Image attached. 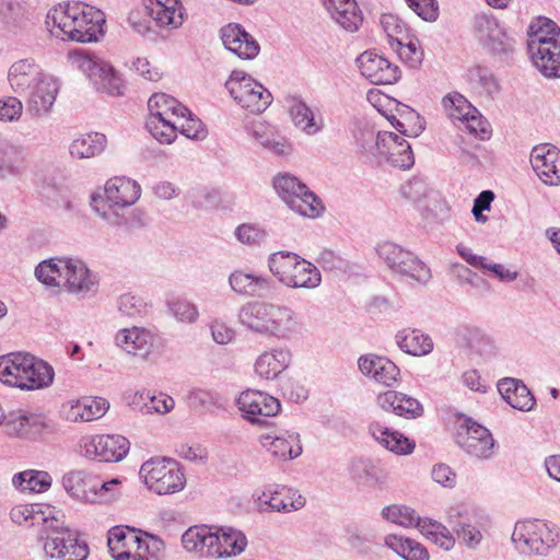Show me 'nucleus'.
<instances>
[{"instance_id":"nucleus-1","label":"nucleus","mask_w":560,"mask_h":560,"mask_svg":"<svg viewBox=\"0 0 560 560\" xmlns=\"http://www.w3.org/2000/svg\"><path fill=\"white\" fill-rule=\"evenodd\" d=\"M102 10L81 1H68L50 8L45 18L49 34L63 42L97 43L105 35Z\"/></svg>"},{"instance_id":"nucleus-2","label":"nucleus","mask_w":560,"mask_h":560,"mask_svg":"<svg viewBox=\"0 0 560 560\" xmlns=\"http://www.w3.org/2000/svg\"><path fill=\"white\" fill-rule=\"evenodd\" d=\"M8 83L15 94L28 92L26 110L34 118L52 110L60 90L58 78L46 72L33 58L13 62L8 70Z\"/></svg>"},{"instance_id":"nucleus-3","label":"nucleus","mask_w":560,"mask_h":560,"mask_svg":"<svg viewBox=\"0 0 560 560\" xmlns=\"http://www.w3.org/2000/svg\"><path fill=\"white\" fill-rule=\"evenodd\" d=\"M34 273L44 285L61 289L80 299L95 295L100 287L98 275L78 258L45 259L36 266Z\"/></svg>"},{"instance_id":"nucleus-4","label":"nucleus","mask_w":560,"mask_h":560,"mask_svg":"<svg viewBox=\"0 0 560 560\" xmlns=\"http://www.w3.org/2000/svg\"><path fill=\"white\" fill-rule=\"evenodd\" d=\"M237 318L247 330L277 340L291 339L300 328L294 310L272 302H247L238 310Z\"/></svg>"},{"instance_id":"nucleus-5","label":"nucleus","mask_w":560,"mask_h":560,"mask_svg":"<svg viewBox=\"0 0 560 560\" xmlns=\"http://www.w3.org/2000/svg\"><path fill=\"white\" fill-rule=\"evenodd\" d=\"M511 542L521 555L547 557L560 544V527L540 518L521 520L514 525Z\"/></svg>"},{"instance_id":"nucleus-6","label":"nucleus","mask_w":560,"mask_h":560,"mask_svg":"<svg viewBox=\"0 0 560 560\" xmlns=\"http://www.w3.org/2000/svg\"><path fill=\"white\" fill-rule=\"evenodd\" d=\"M140 195L141 187L136 180L116 176L106 182L104 195H92L91 207L108 224L120 226L126 220L118 210L136 203Z\"/></svg>"},{"instance_id":"nucleus-7","label":"nucleus","mask_w":560,"mask_h":560,"mask_svg":"<svg viewBox=\"0 0 560 560\" xmlns=\"http://www.w3.org/2000/svg\"><path fill=\"white\" fill-rule=\"evenodd\" d=\"M268 268L288 288L312 290L322 283L318 268L293 252L272 253L268 257Z\"/></svg>"},{"instance_id":"nucleus-8","label":"nucleus","mask_w":560,"mask_h":560,"mask_svg":"<svg viewBox=\"0 0 560 560\" xmlns=\"http://www.w3.org/2000/svg\"><path fill=\"white\" fill-rule=\"evenodd\" d=\"M149 117L145 122L152 137L163 144H171L177 138L179 118H184L188 108L165 93H155L148 101Z\"/></svg>"},{"instance_id":"nucleus-9","label":"nucleus","mask_w":560,"mask_h":560,"mask_svg":"<svg viewBox=\"0 0 560 560\" xmlns=\"http://www.w3.org/2000/svg\"><path fill=\"white\" fill-rule=\"evenodd\" d=\"M69 60L72 67L86 75L97 92L110 96L124 94L126 86L120 73L102 56L77 49L69 52Z\"/></svg>"},{"instance_id":"nucleus-10","label":"nucleus","mask_w":560,"mask_h":560,"mask_svg":"<svg viewBox=\"0 0 560 560\" xmlns=\"http://www.w3.org/2000/svg\"><path fill=\"white\" fill-rule=\"evenodd\" d=\"M69 60L72 67L86 75L97 92L110 96L124 94L126 86L120 73L102 56L77 49L69 52Z\"/></svg>"},{"instance_id":"nucleus-11","label":"nucleus","mask_w":560,"mask_h":560,"mask_svg":"<svg viewBox=\"0 0 560 560\" xmlns=\"http://www.w3.org/2000/svg\"><path fill=\"white\" fill-rule=\"evenodd\" d=\"M119 478L103 481L97 475L86 470H71L63 475L62 486L67 493L81 502L105 503L118 493Z\"/></svg>"},{"instance_id":"nucleus-12","label":"nucleus","mask_w":560,"mask_h":560,"mask_svg":"<svg viewBox=\"0 0 560 560\" xmlns=\"http://www.w3.org/2000/svg\"><path fill=\"white\" fill-rule=\"evenodd\" d=\"M139 477L152 492L164 495L176 493L186 485L179 464L170 457H152L139 470Z\"/></svg>"},{"instance_id":"nucleus-13","label":"nucleus","mask_w":560,"mask_h":560,"mask_svg":"<svg viewBox=\"0 0 560 560\" xmlns=\"http://www.w3.org/2000/svg\"><path fill=\"white\" fill-rule=\"evenodd\" d=\"M273 188L288 207L298 214L315 219L324 211L322 200L296 176L279 173L273 177Z\"/></svg>"},{"instance_id":"nucleus-14","label":"nucleus","mask_w":560,"mask_h":560,"mask_svg":"<svg viewBox=\"0 0 560 560\" xmlns=\"http://www.w3.org/2000/svg\"><path fill=\"white\" fill-rule=\"evenodd\" d=\"M130 442L120 434L83 435L77 444V453L98 463H118L129 453Z\"/></svg>"},{"instance_id":"nucleus-15","label":"nucleus","mask_w":560,"mask_h":560,"mask_svg":"<svg viewBox=\"0 0 560 560\" xmlns=\"http://www.w3.org/2000/svg\"><path fill=\"white\" fill-rule=\"evenodd\" d=\"M225 88L238 105L255 114L265 112L272 102L271 93L241 70L232 71Z\"/></svg>"},{"instance_id":"nucleus-16","label":"nucleus","mask_w":560,"mask_h":560,"mask_svg":"<svg viewBox=\"0 0 560 560\" xmlns=\"http://www.w3.org/2000/svg\"><path fill=\"white\" fill-rule=\"evenodd\" d=\"M472 32L478 43L493 55L508 57L514 51L515 39L493 15L477 14L474 18Z\"/></svg>"},{"instance_id":"nucleus-17","label":"nucleus","mask_w":560,"mask_h":560,"mask_svg":"<svg viewBox=\"0 0 560 560\" xmlns=\"http://www.w3.org/2000/svg\"><path fill=\"white\" fill-rule=\"evenodd\" d=\"M457 443L469 455L489 459L494 454L495 441L483 425L466 419L457 433Z\"/></svg>"},{"instance_id":"nucleus-18","label":"nucleus","mask_w":560,"mask_h":560,"mask_svg":"<svg viewBox=\"0 0 560 560\" xmlns=\"http://www.w3.org/2000/svg\"><path fill=\"white\" fill-rule=\"evenodd\" d=\"M237 406L243 417L252 423H262L265 418H270L280 411V401L260 390L247 389L237 398Z\"/></svg>"},{"instance_id":"nucleus-19","label":"nucleus","mask_w":560,"mask_h":560,"mask_svg":"<svg viewBox=\"0 0 560 560\" xmlns=\"http://www.w3.org/2000/svg\"><path fill=\"white\" fill-rule=\"evenodd\" d=\"M43 550L46 560H85L89 555L86 544L80 541L72 532L45 537Z\"/></svg>"},{"instance_id":"nucleus-20","label":"nucleus","mask_w":560,"mask_h":560,"mask_svg":"<svg viewBox=\"0 0 560 560\" xmlns=\"http://www.w3.org/2000/svg\"><path fill=\"white\" fill-rule=\"evenodd\" d=\"M361 74L373 84H393L400 75L399 68L383 56L364 51L357 58Z\"/></svg>"},{"instance_id":"nucleus-21","label":"nucleus","mask_w":560,"mask_h":560,"mask_svg":"<svg viewBox=\"0 0 560 560\" xmlns=\"http://www.w3.org/2000/svg\"><path fill=\"white\" fill-rule=\"evenodd\" d=\"M530 164L545 184H560V151L556 147L548 143L535 147L530 152Z\"/></svg>"},{"instance_id":"nucleus-22","label":"nucleus","mask_w":560,"mask_h":560,"mask_svg":"<svg viewBox=\"0 0 560 560\" xmlns=\"http://www.w3.org/2000/svg\"><path fill=\"white\" fill-rule=\"evenodd\" d=\"M224 47L240 59L252 60L260 51L257 40L240 24H228L221 28Z\"/></svg>"},{"instance_id":"nucleus-23","label":"nucleus","mask_w":560,"mask_h":560,"mask_svg":"<svg viewBox=\"0 0 560 560\" xmlns=\"http://www.w3.org/2000/svg\"><path fill=\"white\" fill-rule=\"evenodd\" d=\"M381 149L377 158L385 159L394 167L408 170L415 164L411 145L400 136L383 131L380 139Z\"/></svg>"},{"instance_id":"nucleus-24","label":"nucleus","mask_w":560,"mask_h":560,"mask_svg":"<svg viewBox=\"0 0 560 560\" xmlns=\"http://www.w3.org/2000/svg\"><path fill=\"white\" fill-rule=\"evenodd\" d=\"M457 342L481 362H488L499 354L494 339L477 327H464L458 330Z\"/></svg>"},{"instance_id":"nucleus-25","label":"nucleus","mask_w":560,"mask_h":560,"mask_svg":"<svg viewBox=\"0 0 560 560\" xmlns=\"http://www.w3.org/2000/svg\"><path fill=\"white\" fill-rule=\"evenodd\" d=\"M534 44L528 54L535 68L547 78H560V34L555 40Z\"/></svg>"},{"instance_id":"nucleus-26","label":"nucleus","mask_w":560,"mask_h":560,"mask_svg":"<svg viewBox=\"0 0 560 560\" xmlns=\"http://www.w3.org/2000/svg\"><path fill=\"white\" fill-rule=\"evenodd\" d=\"M155 336L145 328L132 327L120 329L115 335V345L126 353L148 359L152 353Z\"/></svg>"},{"instance_id":"nucleus-27","label":"nucleus","mask_w":560,"mask_h":560,"mask_svg":"<svg viewBox=\"0 0 560 560\" xmlns=\"http://www.w3.org/2000/svg\"><path fill=\"white\" fill-rule=\"evenodd\" d=\"M360 372L386 386H394L400 375L399 368L389 359L376 354H364L358 359Z\"/></svg>"},{"instance_id":"nucleus-28","label":"nucleus","mask_w":560,"mask_h":560,"mask_svg":"<svg viewBox=\"0 0 560 560\" xmlns=\"http://www.w3.org/2000/svg\"><path fill=\"white\" fill-rule=\"evenodd\" d=\"M109 408L106 399L84 397L62 405V417L69 422H90L103 417Z\"/></svg>"},{"instance_id":"nucleus-29","label":"nucleus","mask_w":560,"mask_h":560,"mask_svg":"<svg viewBox=\"0 0 560 560\" xmlns=\"http://www.w3.org/2000/svg\"><path fill=\"white\" fill-rule=\"evenodd\" d=\"M376 405L382 410L405 419H416L423 415V406L418 399L397 390L380 393Z\"/></svg>"},{"instance_id":"nucleus-30","label":"nucleus","mask_w":560,"mask_h":560,"mask_svg":"<svg viewBox=\"0 0 560 560\" xmlns=\"http://www.w3.org/2000/svg\"><path fill=\"white\" fill-rule=\"evenodd\" d=\"M28 166L24 147L0 139V180L21 177Z\"/></svg>"},{"instance_id":"nucleus-31","label":"nucleus","mask_w":560,"mask_h":560,"mask_svg":"<svg viewBox=\"0 0 560 560\" xmlns=\"http://www.w3.org/2000/svg\"><path fill=\"white\" fill-rule=\"evenodd\" d=\"M245 129L259 145L277 156H288L293 152L291 142L264 121H253Z\"/></svg>"},{"instance_id":"nucleus-32","label":"nucleus","mask_w":560,"mask_h":560,"mask_svg":"<svg viewBox=\"0 0 560 560\" xmlns=\"http://www.w3.org/2000/svg\"><path fill=\"white\" fill-rule=\"evenodd\" d=\"M369 433L382 447L396 455H409L416 447L415 441L382 421H372L369 424Z\"/></svg>"},{"instance_id":"nucleus-33","label":"nucleus","mask_w":560,"mask_h":560,"mask_svg":"<svg viewBox=\"0 0 560 560\" xmlns=\"http://www.w3.org/2000/svg\"><path fill=\"white\" fill-rule=\"evenodd\" d=\"M147 14L160 28H178L184 22L183 7L179 0L142 1Z\"/></svg>"},{"instance_id":"nucleus-34","label":"nucleus","mask_w":560,"mask_h":560,"mask_svg":"<svg viewBox=\"0 0 560 560\" xmlns=\"http://www.w3.org/2000/svg\"><path fill=\"white\" fill-rule=\"evenodd\" d=\"M261 446L273 457L279 459H294L302 454L300 434L284 432L280 435L265 433L259 436Z\"/></svg>"},{"instance_id":"nucleus-35","label":"nucleus","mask_w":560,"mask_h":560,"mask_svg":"<svg viewBox=\"0 0 560 560\" xmlns=\"http://www.w3.org/2000/svg\"><path fill=\"white\" fill-rule=\"evenodd\" d=\"M291 352L288 349L276 347L260 353L254 364L257 376L273 381L284 372L291 363Z\"/></svg>"},{"instance_id":"nucleus-36","label":"nucleus","mask_w":560,"mask_h":560,"mask_svg":"<svg viewBox=\"0 0 560 560\" xmlns=\"http://www.w3.org/2000/svg\"><path fill=\"white\" fill-rule=\"evenodd\" d=\"M214 559L237 557L247 547L245 534L234 527H214Z\"/></svg>"},{"instance_id":"nucleus-37","label":"nucleus","mask_w":560,"mask_h":560,"mask_svg":"<svg viewBox=\"0 0 560 560\" xmlns=\"http://www.w3.org/2000/svg\"><path fill=\"white\" fill-rule=\"evenodd\" d=\"M214 527L191 526L182 535L184 549L199 557L214 558Z\"/></svg>"},{"instance_id":"nucleus-38","label":"nucleus","mask_w":560,"mask_h":560,"mask_svg":"<svg viewBox=\"0 0 560 560\" xmlns=\"http://www.w3.org/2000/svg\"><path fill=\"white\" fill-rule=\"evenodd\" d=\"M498 390L512 408L520 411H530L536 405L534 395L520 380L503 378L498 383Z\"/></svg>"},{"instance_id":"nucleus-39","label":"nucleus","mask_w":560,"mask_h":560,"mask_svg":"<svg viewBox=\"0 0 560 560\" xmlns=\"http://www.w3.org/2000/svg\"><path fill=\"white\" fill-rule=\"evenodd\" d=\"M32 355L30 353H10L0 357V382L21 388L24 375L27 374Z\"/></svg>"},{"instance_id":"nucleus-40","label":"nucleus","mask_w":560,"mask_h":560,"mask_svg":"<svg viewBox=\"0 0 560 560\" xmlns=\"http://www.w3.org/2000/svg\"><path fill=\"white\" fill-rule=\"evenodd\" d=\"M4 427L10 435L35 439L47 425L43 416L19 411L9 416Z\"/></svg>"},{"instance_id":"nucleus-41","label":"nucleus","mask_w":560,"mask_h":560,"mask_svg":"<svg viewBox=\"0 0 560 560\" xmlns=\"http://www.w3.org/2000/svg\"><path fill=\"white\" fill-rule=\"evenodd\" d=\"M232 291L244 296H262L270 289V279L244 270H235L229 277Z\"/></svg>"},{"instance_id":"nucleus-42","label":"nucleus","mask_w":560,"mask_h":560,"mask_svg":"<svg viewBox=\"0 0 560 560\" xmlns=\"http://www.w3.org/2000/svg\"><path fill=\"white\" fill-rule=\"evenodd\" d=\"M330 16L346 31L354 32L362 22L355 0H322Z\"/></svg>"},{"instance_id":"nucleus-43","label":"nucleus","mask_w":560,"mask_h":560,"mask_svg":"<svg viewBox=\"0 0 560 560\" xmlns=\"http://www.w3.org/2000/svg\"><path fill=\"white\" fill-rule=\"evenodd\" d=\"M294 126L307 136H315L324 128V119L303 100L294 98L289 107Z\"/></svg>"},{"instance_id":"nucleus-44","label":"nucleus","mask_w":560,"mask_h":560,"mask_svg":"<svg viewBox=\"0 0 560 560\" xmlns=\"http://www.w3.org/2000/svg\"><path fill=\"white\" fill-rule=\"evenodd\" d=\"M138 533L128 526H115L107 537L108 549L115 560H130Z\"/></svg>"},{"instance_id":"nucleus-45","label":"nucleus","mask_w":560,"mask_h":560,"mask_svg":"<svg viewBox=\"0 0 560 560\" xmlns=\"http://www.w3.org/2000/svg\"><path fill=\"white\" fill-rule=\"evenodd\" d=\"M396 343L407 354L421 357L433 351L432 338L419 329H404L396 334Z\"/></svg>"},{"instance_id":"nucleus-46","label":"nucleus","mask_w":560,"mask_h":560,"mask_svg":"<svg viewBox=\"0 0 560 560\" xmlns=\"http://www.w3.org/2000/svg\"><path fill=\"white\" fill-rule=\"evenodd\" d=\"M305 505V498L298 490L285 486H276L269 497L267 512L290 513Z\"/></svg>"},{"instance_id":"nucleus-47","label":"nucleus","mask_w":560,"mask_h":560,"mask_svg":"<svg viewBox=\"0 0 560 560\" xmlns=\"http://www.w3.org/2000/svg\"><path fill=\"white\" fill-rule=\"evenodd\" d=\"M54 377V369L47 362L32 355L27 374L24 375V378L22 377L21 389L35 390L46 388L52 384Z\"/></svg>"},{"instance_id":"nucleus-48","label":"nucleus","mask_w":560,"mask_h":560,"mask_svg":"<svg viewBox=\"0 0 560 560\" xmlns=\"http://www.w3.org/2000/svg\"><path fill=\"white\" fill-rule=\"evenodd\" d=\"M393 273L401 280L413 281L419 284H427L432 279L430 267L413 253H410Z\"/></svg>"},{"instance_id":"nucleus-49","label":"nucleus","mask_w":560,"mask_h":560,"mask_svg":"<svg viewBox=\"0 0 560 560\" xmlns=\"http://www.w3.org/2000/svg\"><path fill=\"white\" fill-rule=\"evenodd\" d=\"M51 477L43 470H25L15 474L12 478L13 486L24 493L45 492L51 486Z\"/></svg>"},{"instance_id":"nucleus-50","label":"nucleus","mask_w":560,"mask_h":560,"mask_svg":"<svg viewBox=\"0 0 560 560\" xmlns=\"http://www.w3.org/2000/svg\"><path fill=\"white\" fill-rule=\"evenodd\" d=\"M385 544L405 560H429L428 550L418 541L398 535H388Z\"/></svg>"},{"instance_id":"nucleus-51","label":"nucleus","mask_w":560,"mask_h":560,"mask_svg":"<svg viewBox=\"0 0 560 560\" xmlns=\"http://www.w3.org/2000/svg\"><path fill=\"white\" fill-rule=\"evenodd\" d=\"M397 112L399 117L392 116L389 120L401 135L417 137L424 130L423 121L416 110L407 105L399 104Z\"/></svg>"},{"instance_id":"nucleus-52","label":"nucleus","mask_w":560,"mask_h":560,"mask_svg":"<svg viewBox=\"0 0 560 560\" xmlns=\"http://www.w3.org/2000/svg\"><path fill=\"white\" fill-rule=\"evenodd\" d=\"M106 144V137L102 133H88L74 139L69 152L77 159H90L103 152Z\"/></svg>"},{"instance_id":"nucleus-53","label":"nucleus","mask_w":560,"mask_h":560,"mask_svg":"<svg viewBox=\"0 0 560 560\" xmlns=\"http://www.w3.org/2000/svg\"><path fill=\"white\" fill-rule=\"evenodd\" d=\"M420 533L428 539L439 545L444 550H451L455 545V539L451 532L441 523L430 518H420L418 516L415 525Z\"/></svg>"},{"instance_id":"nucleus-54","label":"nucleus","mask_w":560,"mask_h":560,"mask_svg":"<svg viewBox=\"0 0 560 560\" xmlns=\"http://www.w3.org/2000/svg\"><path fill=\"white\" fill-rule=\"evenodd\" d=\"M5 26L13 33L27 30L32 24V8L24 1L13 0Z\"/></svg>"},{"instance_id":"nucleus-55","label":"nucleus","mask_w":560,"mask_h":560,"mask_svg":"<svg viewBox=\"0 0 560 560\" xmlns=\"http://www.w3.org/2000/svg\"><path fill=\"white\" fill-rule=\"evenodd\" d=\"M442 104L446 115L454 122H459L463 117L469 115V113H476V107H474L464 95L457 92L445 95L442 100Z\"/></svg>"},{"instance_id":"nucleus-56","label":"nucleus","mask_w":560,"mask_h":560,"mask_svg":"<svg viewBox=\"0 0 560 560\" xmlns=\"http://www.w3.org/2000/svg\"><path fill=\"white\" fill-rule=\"evenodd\" d=\"M560 34V28L549 19L539 18L537 21L532 22L527 35V48L532 49L533 46L538 44V40L551 42L556 39V35Z\"/></svg>"},{"instance_id":"nucleus-57","label":"nucleus","mask_w":560,"mask_h":560,"mask_svg":"<svg viewBox=\"0 0 560 560\" xmlns=\"http://www.w3.org/2000/svg\"><path fill=\"white\" fill-rule=\"evenodd\" d=\"M376 253L392 272H394L411 252L393 242H382L376 246Z\"/></svg>"},{"instance_id":"nucleus-58","label":"nucleus","mask_w":560,"mask_h":560,"mask_svg":"<svg viewBox=\"0 0 560 560\" xmlns=\"http://www.w3.org/2000/svg\"><path fill=\"white\" fill-rule=\"evenodd\" d=\"M382 516L399 526L412 527L416 525L419 515L409 506L394 504L385 506L382 510Z\"/></svg>"},{"instance_id":"nucleus-59","label":"nucleus","mask_w":560,"mask_h":560,"mask_svg":"<svg viewBox=\"0 0 560 560\" xmlns=\"http://www.w3.org/2000/svg\"><path fill=\"white\" fill-rule=\"evenodd\" d=\"M381 23L392 47L395 44H402L408 39V30L405 23L397 16L392 14L383 15Z\"/></svg>"},{"instance_id":"nucleus-60","label":"nucleus","mask_w":560,"mask_h":560,"mask_svg":"<svg viewBox=\"0 0 560 560\" xmlns=\"http://www.w3.org/2000/svg\"><path fill=\"white\" fill-rule=\"evenodd\" d=\"M116 306L122 316L138 317L147 312V303L141 296L132 293H124L118 296Z\"/></svg>"},{"instance_id":"nucleus-61","label":"nucleus","mask_w":560,"mask_h":560,"mask_svg":"<svg viewBox=\"0 0 560 560\" xmlns=\"http://www.w3.org/2000/svg\"><path fill=\"white\" fill-rule=\"evenodd\" d=\"M40 512V505L22 504L14 506L10 512V516L19 525L34 526L39 524V518H42Z\"/></svg>"},{"instance_id":"nucleus-62","label":"nucleus","mask_w":560,"mask_h":560,"mask_svg":"<svg viewBox=\"0 0 560 560\" xmlns=\"http://www.w3.org/2000/svg\"><path fill=\"white\" fill-rule=\"evenodd\" d=\"M168 308L172 315L183 323H194L199 316L197 306L185 299H174L170 301Z\"/></svg>"},{"instance_id":"nucleus-63","label":"nucleus","mask_w":560,"mask_h":560,"mask_svg":"<svg viewBox=\"0 0 560 560\" xmlns=\"http://www.w3.org/2000/svg\"><path fill=\"white\" fill-rule=\"evenodd\" d=\"M267 235L264 228L252 223L241 224L235 230L236 238L247 245H259L267 238Z\"/></svg>"},{"instance_id":"nucleus-64","label":"nucleus","mask_w":560,"mask_h":560,"mask_svg":"<svg viewBox=\"0 0 560 560\" xmlns=\"http://www.w3.org/2000/svg\"><path fill=\"white\" fill-rule=\"evenodd\" d=\"M459 128H465L469 133L486 139L489 137V124L483 119L480 112L476 108V113L463 117L459 121Z\"/></svg>"}]
</instances>
